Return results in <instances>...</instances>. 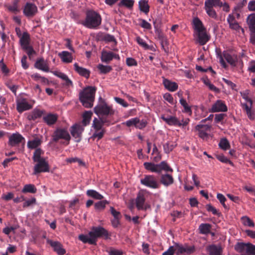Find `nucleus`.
<instances>
[{"label":"nucleus","mask_w":255,"mask_h":255,"mask_svg":"<svg viewBox=\"0 0 255 255\" xmlns=\"http://www.w3.org/2000/svg\"><path fill=\"white\" fill-rule=\"evenodd\" d=\"M43 153L44 152L41 148L36 149L33 153L32 159L36 163L33 168V174L34 175L41 172L49 171L50 168L48 161L45 158L41 156Z\"/></svg>","instance_id":"1"},{"label":"nucleus","mask_w":255,"mask_h":255,"mask_svg":"<svg viewBox=\"0 0 255 255\" xmlns=\"http://www.w3.org/2000/svg\"><path fill=\"white\" fill-rule=\"evenodd\" d=\"M96 91L95 87L88 86L79 93V99L84 107L86 108L93 107Z\"/></svg>","instance_id":"2"},{"label":"nucleus","mask_w":255,"mask_h":255,"mask_svg":"<svg viewBox=\"0 0 255 255\" xmlns=\"http://www.w3.org/2000/svg\"><path fill=\"white\" fill-rule=\"evenodd\" d=\"M101 22L100 14L94 10H90L87 11L85 19L82 21L81 23L87 28L95 29L101 25Z\"/></svg>","instance_id":"3"},{"label":"nucleus","mask_w":255,"mask_h":255,"mask_svg":"<svg viewBox=\"0 0 255 255\" xmlns=\"http://www.w3.org/2000/svg\"><path fill=\"white\" fill-rule=\"evenodd\" d=\"M89 235L91 236L95 245L98 238L104 237L105 239H108L109 238L108 231L101 226L93 227L91 231L89 232Z\"/></svg>","instance_id":"4"},{"label":"nucleus","mask_w":255,"mask_h":255,"mask_svg":"<svg viewBox=\"0 0 255 255\" xmlns=\"http://www.w3.org/2000/svg\"><path fill=\"white\" fill-rule=\"evenodd\" d=\"M95 113L98 115L99 118L105 116H111L114 114V111L112 108L108 106L105 103L98 105L94 108Z\"/></svg>","instance_id":"5"},{"label":"nucleus","mask_w":255,"mask_h":255,"mask_svg":"<svg viewBox=\"0 0 255 255\" xmlns=\"http://www.w3.org/2000/svg\"><path fill=\"white\" fill-rule=\"evenodd\" d=\"M140 181L142 185L151 189H158L160 187V183L153 175H145Z\"/></svg>","instance_id":"6"},{"label":"nucleus","mask_w":255,"mask_h":255,"mask_svg":"<svg viewBox=\"0 0 255 255\" xmlns=\"http://www.w3.org/2000/svg\"><path fill=\"white\" fill-rule=\"evenodd\" d=\"M64 139L68 141L67 144H69L71 139V136L68 131L66 128H58L56 129L52 135V139L54 141L57 142L59 139Z\"/></svg>","instance_id":"7"},{"label":"nucleus","mask_w":255,"mask_h":255,"mask_svg":"<svg viewBox=\"0 0 255 255\" xmlns=\"http://www.w3.org/2000/svg\"><path fill=\"white\" fill-rule=\"evenodd\" d=\"M195 130L198 132V136L203 140H207L209 137V132L211 131L212 127L209 125L200 123L196 126Z\"/></svg>","instance_id":"8"},{"label":"nucleus","mask_w":255,"mask_h":255,"mask_svg":"<svg viewBox=\"0 0 255 255\" xmlns=\"http://www.w3.org/2000/svg\"><path fill=\"white\" fill-rule=\"evenodd\" d=\"M176 249V255H189L195 251L194 246H190L187 245H182L179 243H175Z\"/></svg>","instance_id":"9"},{"label":"nucleus","mask_w":255,"mask_h":255,"mask_svg":"<svg viewBox=\"0 0 255 255\" xmlns=\"http://www.w3.org/2000/svg\"><path fill=\"white\" fill-rule=\"evenodd\" d=\"M146 191L144 190H140L135 199V204L137 209L138 210H146L147 207L145 205Z\"/></svg>","instance_id":"10"},{"label":"nucleus","mask_w":255,"mask_h":255,"mask_svg":"<svg viewBox=\"0 0 255 255\" xmlns=\"http://www.w3.org/2000/svg\"><path fill=\"white\" fill-rule=\"evenodd\" d=\"M219 54L222 55L223 59H225L232 67H235L237 66L238 61L237 55L232 54L227 51H224L222 53Z\"/></svg>","instance_id":"11"},{"label":"nucleus","mask_w":255,"mask_h":255,"mask_svg":"<svg viewBox=\"0 0 255 255\" xmlns=\"http://www.w3.org/2000/svg\"><path fill=\"white\" fill-rule=\"evenodd\" d=\"M16 110L18 113H21L32 108V106L27 101L25 98H19L16 100Z\"/></svg>","instance_id":"12"},{"label":"nucleus","mask_w":255,"mask_h":255,"mask_svg":"<svg viewBox=\"0 0 255 255\" xmlns=\"http://www.w3.org/2000/svg\"><path fill=\"white\" fill-rule=\"evenodd\" d=\"M101 59L102 62L109 63L113 59L119 60L120 59V57L119 54L113 52L103 50L101 53Z\"/></svg>","instance_id":"13"},{"label":"nucleus","mask_w":255,"mask_h":255,"mask_svg":"<svg viewBox=\"0 0 255 255\" xmlns=\"http://www.w3.org/2000/svg\"><path fill=\"white\" fill-rule=\"evenodd\" d=\"M84 129V128L80 125L76 124L71 127L70 132L72 136L75 138L76 142L80 141L81 134Z\"/></svg>","instance_id":"14"},{"label":"nucleus","mask_w":255,"mask_h":255,"mask_svg":"<svg viewBox=\"0 0 255 255\" xmlns=\"http://www.w3.org/2000/svg\"><path fill=\"white\" fill-rule=\"evenodd\" d=\"M37 12V7L34 3L27 2L23 8V13L27 17H33Z\"/></svg>","instance_id":"15"},{"label":"nucleus","mask_w":255,"mask_h":255,"mask_svg":"<svg viewBox=\"0 0 255 255\" xmlns=\"http://www.w3.org/2000/svg\"><path fill=\"white\" fill-rule=\"evenodd\" d=\"M42 142V136L34 135L32 139L27 141V146L30 149H35L36 150L39 148L38 147L41 144Z\"/></svg>","instance_id":"16"},{"label":"nucleus","mask_w":255,"mask_h":255,"mask_svg":"<svg viewBox=\"0 0 255 255\" xmlns=\"http://www.w3.org/2000/svg\"><path fill=\"white\" fill-rule=\"evenodd\" d=\"M47 243L53 248V250L58 255H64L66 253L65 250L60 242L48 239L47 240Z\"/></svg>","instance_id":"17"},{"label":"nucleus","mask_w":255,"mask_h":255,"mask_svg":"<svg viewBox=\"0 0 255 255\" xmlns=\"http://www.w3.org/2000/svg\"><path fill=\"white\" fill-rule=\"evenodd\" d=\"M23 140H25L24 138L20 134L16 132L13 133L9 136L8 144L11 146H15L21 142Z\"/></svg>","instance_id":"18"},{"label":"nucleus","mask_w":255,"mask_h":255,"mask_svg":"<svg viewBox=\"0 0 255 255\" xmlns=\"http://www.w3.org/2000/svg\"><path fill=\"white\" fill-rule=\"evenodd\" d=\"M228 110L227 107L224 102L222 100H217L212 106L211 111L213 113L225 112Z\"/></svg>","instance_id":"19"},{"label":"nucleus","mask_w":255,"mask_h":255,"mask_svg":"<svg viewBox=\"0 0 255 255\" xmlns=\"http://www.w3.org/2000/svg\"><path fill=\"white\" fill-rule=\"evenodd\" d=\"M248 103L244 104L243 106L246 112L248 117L251 120H254L255 119V111L252 110L253 104L252 100L248 98H246Z\"/></svg>","instance_id":"20"},{"label":"nucleus","mask_w":255,"mask_h":255,"mask_svg":"<svg viewBox=\"0 0 255 255\" xmlns=\"http://www.w3.org/2000/svg\"><path fill=\"white\" fill-rule=\"evenodd\" d=\"M34 67L44 72H49V65L47 61L43 58L37 59L34 64Z\"/></svg>","instance_id":"21"},{"label":"nucleus","mask_w":255,"mask_h":255,"mask_svg":"<svg viewBox=\"0 0 255 255\" xmlns=\"http://www.w3.org/2000/svg\"><path fill=\"white\" fill-rule=\"evenodd\" d=\"M198 41L201 45H205L210 39V36L206 32V29L197 32Z\"/></svg>","instance_id":"22"},{"label":"nucleus","mask_w":255,"mask_h":255,"mask_svg":"<svg viewBox=\"0 0 255 255\" xmlns=\"http://www.w3.org/2000/svg\"><path fill=\"white\" fill-rule=\"evenodd\" d=\"M160 182L164 186L168 187L173 183L174 178L171 175L166 173L161 175Z\"/></svg>","instance_id":"23"},{"label":"nucleus","mask_w":255,"mask_h":255,"mask_svg":"<svg viewBox=\"0 0 255 255\" xmlns=\"http://www.w3.org/2000/svg\"><path fill=\"white\" fill-rule=\"evenodd\" d=\"M246 22L250 30L255 32V12L251 13L247 16Z\"/></svg>","instance_id":"24"},{"label":"nucleus","mask_w":255,"mask_h":255,"mask_svg":"<svg viewBox=\"0 0 255 255\" xmlns=\"http://www.w3.org/2000/svg\"><path fill=\"white\" fill-rule=\"evenodd\" d=\"M19 42L22 49L27 48V47L30 46L29 34L26 32H23L22 35L20 38Z\"/></svg>","instance_id":"25"},{"label":"nucleus","mask_w":255,"mask_h":255,"mask_svg":"<svg viewBox=\"0 0 255 255\" xmlns=\"http://www.w3.org/2000/svg\"><path fill=\"white\" fill-rule=\"evenodd\" d=\"M106 123H107V121L104 118H100V119L95 118L93 122L92 127L94 130L105 129L103 126Z\"/></svg>","instance_id":"26"},{"label":"nucleus","mask_w":255,"mask_h":255,"mask_svg":"<svg viewBox=\"0 0 255 255\" xmlns=\"http://www.w3.org/2000/svg\"><path fill=\"white\" fill-rule=\"evenodd\" d=\"M73 66L74 70L79 75L86 78H88L89 77L90 74V72L89 70L86 68L79 66L77 63H75Z\"/></svg>","instance_id":"27"},{"label":"nucleus","mask_w":255,"mask_h":255,"mask_svg":"<svg viewBox=\"0 0 255 255\" xmlns=\"http://www.w3.org/2000/svg\"><path fill=\"white\" fill-rule=\"evenodd\" d=\"M163 84L165 88L169 91L174 92L178 89V86L176 83L168 79H164L163 81Z\"/></svg>","instance_id":"28"},{"label":"nucleus","mask_w":255,"mask_h":255,"mask_svg":"<svg viewBox=\"0 0 255 255\" xmlns=\"http://www.w3.org/2000/svg\"><path fill=\"white\" fill-rule=\"evenodd\" d=\"M161 118L168 125L177 126L179 125V120L174 116L165 117L162 115Z\"/></svg>","instance_id":"29"},{"label":"nucleus","mask_w":255,"mask_h":255,"mask_svg":"<svg viewBox=\"0 0 255 255\" xmlns=\"http://www.w3.org/2000/svg\"><path fill=\"white\" fill-rule=\"evenodd\" d=\"M227 21L229 24L230 27L231 29L237 30L241 28L239 23L236 20L235 16L233 14H230L228 15L227 18Z\"/></svg>","instance_id":"30"},{"label":"nucleus","mask_w":255,"mask_h":255,"mask_svg":"<svg viewBox=\"0 0 255 255\" xmlns=\"http://www.w3.org/2000/svg\"><path fill=\"white\" fill-rule=\"evenodd\" d=\"M192 23L193 28L197 32L206 29L202 21L198 17L194 18Z\"/></svg>","instance_id":"31"},{"label":"nucleus","mask_w":255,"mask_h":255,"mask_svg":"<svg viewBox=\"0 0 255 255\" xmlns=\"http://www.w3.org/2000/svg\"><path fill=\"white\" fill-rule=\"evenodd\" d=\"M62 61L65 63H70L72 61L73 58L71 54L66 51H63L58 54Z\"/></svg>","instance_id":"32"},{"label":"nucleus","mask_w":255,"mask_h":255,"mask_svg":"<svg viewBox=\"0 0 255 255\" xmlns=\"http://www.w3.org/2000/svg\"><path fill=\"white\" fill-rule=\"evenodd\" d=\"M223 3L221 0H205V7H222Z\"/></svg>","instance_id":"33"},{"label":"nucleus","mask_w":255,"mask_h":255,"mask_svg":"<svg viewBox=\"0 0 255 255\" xmlns=\"http://www.w3.org/2000/svg\"><path fill=\"white\" fill-rule=\"evenodd\" d=\"M58 117L55 114H49L43 117L44 121L48 125L54 124L57 120Z\"/></svg>","instance_id":"34"},{"label":"nucleus","mask_w":255,"mask_h":255,"mask_svg":"<svg viewBox=\"0 0 255 255\" xmlns=\"http://www.w3.org/2000/svg\"><path fill=\"white\" fill-rule=\"evenodd\" d=\"M208 251L210 255H221L222 249L220 246L211 245L208 247Z\"/></svg>","instance_id":"35"},{"label":"nucleus","mask_w":255,"mask_h":255,"mask_svg":"<svg viewBox=\"0 0 255 255\" xmlns=\"http://www.w3.org/2000/svg\"><path fill=\"white\" fill-rule=\"evenodd\" d=\"M144 168L152 172H155L159 173L158 166L157 164H155L151 162H144L143 163Z\"/></svg>","instance_id":"36"},{"label":"nucleus","mask_w":255,"mask_h":255,"mask_svg":"<svg viewBox=\"0 0 255 255\" xmlns=\"http://www.w3.org/2000/svg\"><path fill=\"white\" fill-rule=\"evenodd\" d=\"M18 2L19 0H14L12 4H6L5 5V7L8 11L13 13H16L19 11L18 7Z\"/></svg>","instance_id":"37"},{"label":"nucleus","mask_w":255,"mask_h":255,"mask_svg":"<svg viewBox=\"0 0 255 255\" xmlns=\"http://www.w3.org/2000/svg\"><path fill=\"white\" fill-rule=\"evenodd\" d=\"M78 238L84 243H88L90 245H95L91 236H90L89 233L88 235H80Z\"/></svg>","instance_id":"38"},{"label":"nucleus","mask_w":255,"mask_h":255,"mask_svg":"<svg viewBox=\"0 0 255 255\" xmlns=\"http://www.w3.org/2000/svg\"><path fill=\"white\" fill-rule=\"evenodd\" d=\"M139 8L140 11L147 13L149 10V6L148 4V2L146 0H140L138 2Z\"/></svg>","instance_id":"39"},{"label":"nucleus","mask_w":255,"mask_h":255,"mask_svg":"<svg viewBox=\"0 0 255 255\" xmlns=\"http://www.w3.org/2000/svg\"><path fill=\"white\" fill-rule=\"evenodd\" d=\"M211 225L209 224H201L199 227L200 233L202 234H208L210 232Z\"/></svg>","instance_id":"40"},{"label":"nucleus","mask_w":255,"mask_h":255,"mask_svg":"<svg viewBox=\"0 0 255 255\" xmlns=\"http://www.w3.org/2000/svg\"><path fill=\"white\" fill-rule=\"evenodd\" d=\"M242 224L244 226L248 227H254L255 223L252 220L247 216H243L241 218Z\"/></svg>","instance_id":"41"},{"label":"nucleus","mask_w":255,"mask_h":255,"mask_svg":"<svg viewBox=\"0 0 255 255\" xmlns=\"http://www.w3.org/2000/svg\"><path fill=\"white\" fill-rule=\"evenodd\" d=\"M176 144L173 142L168 141L163 145L164 151L166 153H170L175 147Z\"/></svg>","instance_id":"42"},{"label":"nucleus","mask_w":255,"mask_h":255,"mask_svg":"<svg viewBox=\"0 0 255 255\" xmlns=\"http://www.w3.org/2000/svg\"><path fill=\"white\" fill-rule=\"evenodd\" d=\"M37 189L33 184H29L24 186L21 192L22 193H35L36 192Z\"/></svg>","instance_id":"43"},{"label":"nucleus","mask_w":255,"mask_h":255,"mask_svg":"<svg viewBox=\"0 0 255 255\" xmlns=\"http://www.w3.org/2000/svg\"><path fill=\"white\" fill-rule=\"evenodd\" d=\"M87 195L97 200H101L104 198L103 195L94 190H88L87 191Z\"/></svg>","instance_id":"44"},{"label":"nucleus","mask_w":255,"mask_h":255,"mask_svg":"<svg viewBox=\"0 0 255 255\" xmlns=\"http://www.w3.org/2000/svg\"><path fill=\"white\" fill-rule=\"evenodd\" d=\"M158 166L159 173L161 172L162 170H164L166 172L170 171L172 172L173 169L167 164L165 161H162L159 164H157Z\"/></svg>","instance_id":"45"},{"label":"nucleus","mask_w":255,"mask_h":255,"mask_svg":"<svg viewBox=\"0 0 255 255\" xmlns=\"http://www.w3.org/2000/svg\"><path fill=\"white\" fill-rule=\"evenodd\" d=\"M219 146L220 148L224 150H226L230 147V143L226 138H223L221 139L220 142L219 143Z\"/></svg>","instance_id":"46"},{"label":"nucleus","mask_w":255,"mask_h":255,"mask_svg":"<svg viewBox=\"0 0 255 255\" xmlns=\"http://www.w3.org/2000/svg\"><path fill=\"white\" fill-rule=\"evenodd\" d=\"M136 41L137 43L142 47L145 50H152L153 46L148 45L145 41L139 36H137L136 37Z\"/></svg>","instance_id":"47"},{"label":"nucleus","mask_w":255,"mask_h":255,"mask_svg":"<svg viewBox=\"0 0 255 255\" xmlns=\"http://www.w3.org/2000/svg\"><path fill=\"white\" fill-rule=\"evenodd\" d=\"M134 2L133 0H121L119 3V6H124L128 8L131 9L133 7Z\"/></svg>","instance_id":"48"},{"label":"nucleus","mask_w":255,"mask_h":255,"mask_svg":"<svg viewBox=\"0 0 255 255\" xmlns=\"http://www.w3.org/2000/svg\"><path fill=\"white\" fill-rule=\"evenodd\" d=\"M105 132V129L94 130V133L91 136V138L93 139H97V140H99L103 137Z\"/></svg>","instance_id":"49"},{"label":"nucleus","mask_w":255,"mask_h":255,"mask_svg":"<svg viewBox=\"0 0 255 255\" xmlns=\"http://www.w3.org/2000/svg\"><path fill=\"white\" fill-rule=\"evenodd\" d=\"M92 113L91 112H86L83 114L82 123L84 126L89 124Z\"/></svg>","instance_id":"50"},{"label":"nucleus","mask_w":255,"mask_h":255,"mask_svg":"<svg viewBox=\"0 0 255 255\" xmlns=\"http://www.w3.org/2000/svg\"><path fill=\"white\" fill-rule=\"evenodd\" d=\"M101 73L107 74L112 71V68L111 66L99 64L97 66Z\"/></svg>","instance_id":"51"},{"label":"nucleus","mask_w":255,"mask_h":255,"mask_svg":"<svg viewBox=\"0 0 255 255\" xmlns=\"http://www.w3.org/2000/svg\"><path fill=\"white\" fill-rule=\"evenodd\" d=\"M109 204L107 200H103L95 204V208L96 210L101 211L105 209L106 205Z\"/></svg>","instance_id":"52"},{"label":"nucleus","mask_w":255,"mask_h":255,"mask_svg":"<svg viewBox=\"0 0 255 255\" xmlns=\"http://www.w3.org/2000/svg\"><path fill=\"white\" fill-rule=\"evenodd\" d=\"M179 102L180 104L183 106L184 108V112L185 113H190L191 114L192 111L190 107L188 105L186 101L183 98H181L179 100Z\"/></svg>","instance_id":"53"},{"label":"nucleus","mask_w":255,"mask_h":255,"mask_svg":"<svg viewBox=\"0 0 255 255\" xmlns=\"http://www.w3.org/2000/svg\"><path fill=\"white\" fill-rule=\"evenodd\" d=\"M0 68L2 73V74L7 76L8 75L9 70L6 67V65L4 63L3 60L1 59L0 61Z\"/></svg>","instance_id":"54"},{"label":"nucleus","mask_w":255,"mask_h":255,"mask_svg":"<svg viewBox=\"0 0 255 255\" xmlns=\"http://www.w3.org/2000/svg\"><path fill=\"white\" fill-rule=\"evenodd\" d=\"M217 158L222 162L229 163L232 166H234V163L230 160L227 158L224 155L221 154L217 156Z\"/></svg>","instance_id":"55"},{"label":"nucleus","mask_w":255,"mask_h":255,"mask_svg":"<svg viewBox=\"0 0 255 255\" xmlns=\"http://www.w3.org/2000/svg\"><path fill=\"white\" fill-rule=\"evenodd\" d=\"M205 9L206 10V12L208 14V15L212 17V18H216L217 17V13L215 11V10L213 9L212 7H205Z\"/></svg>","instance_id":"56"},{"label":"nucleus","mask_w":255,"mask_h":255,"mask_svg":"<svg viewBox=\"0 0 255 255\" xmlns=\"http://www.w3.org/2000/svg\"><path fill=\"white\" fill-rule=\"evenodd\" d=\"M138 122V118H132L129 120L127 121L125 123H124L123 124L126 125L128 127H130L132 126H133L135 127L136 124H137V122Z\"/></svg>","instance_id":"57"},{"label":"nucleus","mask_w":255,"mask_h":255,"mask_svg":"<svg viewBox=\"0 0 255 255\" xmlns=\"http://www.w3.org/2000/svg\"><path fill=\"white\" fill-rule=\"evenodd\" d=\"M175 253L176 254V249L174 245L170 246L166 251L162 253V255H174Z\"/></svg>","instance_id":"58"},{"label":"nucleus","mask_w":255,"mask_h":255,"mask_svg":"<svg viewBox=\"0 0 255 255\" xmlns=\"http://www.w3.org/2000/svg\"><path fill=\"white\" fill-rule=\"evenodd\" d=\"M217 198L219 200L220 202L223 205V206L225 209H227L228 207L225 203V201H226V198L224 195L221 193H218L217 195Z\"/></svg>","instance_id":"59"},{"label":"nucleus","mask_w":255,"mask_h":255,"mask_svg":"<svg viewBox=\"0 0 255 255\" xmlns=\"http://www.w3.org/2000/svg\"><path fill=\"white\" fill-rule=\"evenodd\" d=\"M139 21H140V25L141 27L146 29H151V24L146 21L144 19H139Z\"/></svg>","instance_id":"60"},{"label":"nucleus","mask_w":255,"mask_h":255,"mask_svg":"<svg viewBox=\"0 0 255 255\" xmlns=\"http://www.w3.org/2000/svg\"><path fill=\"white\" fill-rule=\"evenodd\" d=\"M58 77L65 81L67 85L69 86L72 85V81L69 79L68 76L64 73L61 72L60 74L58 75Z\"/></svg>","instance_id":"61"},{"label":"nucleus","mask_w":255,"mask_h":255,"mask_svg":"<svg viewBox=\"0 0 255 255\" xmlns=\"http://www.w3.org/2000/svg\"><path fill=\"white\" fill-rule=\"evenodd\" d=\"M35 203L36 199L33 197L31 199L25 200V202L23 203L22 206L23 208H26L33 204H35Z\"/></svg>","instance_id":"62"},{"label":"nucleus","mask_w":255,"mask_h":255,"mask_svg":"<svg viewBox=\"0 0 255 255\" xmlns=\"http://www.w3.org/2000/svg\"><path fill=\"white\" fill-rule=\"evenodd\" d=\"M147 125V122L145 120L140 121L138 118V122L136 124L135 128H136L142 129L144 128Z\"/></svg>","instance_id":"63"},{"label":"nucleus","mask_w":255,"mask_h":255,"mask_svg":"<svg viewBox=\"0 0 255 255\" xmlns=\"http://www.w3.org/2000/svg\"><path fill=\"white\" fill-rule=\"evenodd\" d=\"M248 9L250 11H255V0H250L248 2Z\"/></svg>","instance_id":"64"}]
</instances>
